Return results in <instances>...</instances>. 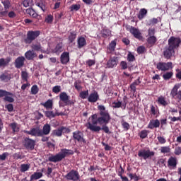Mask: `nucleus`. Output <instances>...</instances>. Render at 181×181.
Returning a JSON list of instances; mask_svg holds the SVG:
<instances>
[{
    "label": "nucleus",
    "instance_id": "10",
    "mask_svg": "<svg viewBox=\"0 0 181 181\" xmlns=\"http://www.w3.org/2000/svg\"><path fill=\"white\" fill-rule=\"evenodd\" d=\"M163 57L165 59H167V60H169L175 56V49L173 48H171V47H169V45L165 46L163 48Z\"/></svg>",
    "mask_w": 181,
    "mask_h": 181
},
{
    "label": "nucleus",
    "instance_id": "42",
    "mask_svg": "<svg viewBox=\"0 0 181 181\" xmlns=\"http://www.w3.org/2000/svg\"><path fill=\"white\" fill-rule=\"evenodd\" d=\"M148 134H149V131L148 130H142L141 132L139 134V136L141 139H145V138H148Z\"/></svg>",
    "mask_w": 181,
    "mask_h": 181
},
{
    "label": "nucleus",
    "instance_id": "39",
    "mask_svg": "<svg viewBox=\"0 0 181 181\" xmlns=\"http://www.w3.org/2000/svg\"><path fill=\"white\" fill-rule=\"evenodd\" d=\"M111 35V31L110 29L104 28L102 30V37H104V39H107V37H110Z\"/></svg>",
    "mask_w": 181,
    "mask_h": 181
},
{
    "label": "nucleus",
    "instance_id": "48",
    "mask_svg": "<svg viewBox=\"0 0 181 181\" xmlns=\"http://www.w3.org/2000/svg\"><path fill=\"white\" fill-rule=\"evenodd\" d=\"M127 60L129 63H132V62H135V56L134 54H132V53L129 52L127 54Z\"/></svg>",
    "mask_w": 181,
    "mask_h": 181
},
{
    "label": "nucleus",
    "instance_id": "21",
    "mask_svg": "<svg viewBox=\"0 0 181 181\" xmlns=\"http://www.w3.org/2000/svg\"><path fill=\"white\" fill-rule=\"evenodd\" d=\"M177 166V158L176 157L170 156L168 160V167L175 169Z\"/></svg>",
    "mask_w": 181,
    "mask_h": 181
},
{
    "label": "nucleus",
    "instance_id": "7",
    "mask_svg": "<svg viewBox=\"0 0 181 181\" xmlns=\"http://www.w3.org/2000/svg\"><path fill=\"white\" fill-rule=\"evenodd\" d=\"M180 44H181V39L179 37H176L171 36L168 40V46H169L174 50H176V49H179Z\"/></svg>",
    "mask_w": 181,
    "mask_h": 181
},
{
    "label": "nucleus",
    "instance_id": "25",
    "mask_svg": "<svg viewBox=\"0 0 181 181\" xmlns=\"http://www.w3.org/2000/svg\"><path fill=\"white\" fill-rule=\"evenodd\" d=\"M12 78L11 74L8 72H4L0 75L1 81H4V83H8Z\"/></svg>",
    "mask_w": 181,
    "mask_h": 181
},
{
    "label": "nucleus",
    "instance_id": "38",
    "mask_svg": "<svg viewBox=\"0 0 181 181\" xmlns=\"http://www.w3.org/2000/svg\"><path fill=\"white\" fill-rule=\"evenodd\" d=\"M157 103L160 105H163V107H166V105H168V102L166 101V99L163 96L158 97Z\"/></svg>",
    "mask_w": 181,
    "mask_h": 181
},
{
    "label": "nucleus",
    "instance_id": "49",
    "mask_svg": "<svg viewBox=\"0 0 181 181\" xmlns=\"http://www.w3.org/2000/svg\"><path fill=\"white\" fill-rule=\"evenodd\" d=\"M80 8H81V5L80 4H72L70 6L71 12H73V11H77L80 9Z\"/></svg>",
    "mask_w": 181,
    "mask_h": 181
},
{
    "label": "nucleus",
    "instance_id": "47",
    "mask_svg": "<svg viewBox=\"0 0 181 181\" xmlns=\"http://www.w3.org/2000/svg\"><path fill=\"white\" fill-rule=\"evenodd\" d=\"M39 93V88L37 87V85H33L31 87V93L34 95H36Z\"/></svg>",
    "mask_w": 181,
    "mask_h": 181
},
{
    "label": "nucleus",
    "instance_id": "9",
    "mask_svg": "<svg viewBox=\"0 0 181 181\" xmlns=\"http://www.w3.org/2000/svg\"><path fill=\"white\" fill-rule=\"evenodd\" d=\"M13 96V93L0 89V98H2V97H4V100L7 103H13V101H15V99L12 98Z\"/></svg>",
    "mask_w": 181,
    "mask_h": 181
},
{
    "label": "nucleus",
    "instance_id": "56",
    "mask_svg": "<svg viewBox=\"0 0 181 181\" xmlns=\"http://www.w3.org/2000/svg\"><path fill=\"white\" fill-rule=\"evenodd\" d=\"M28 72H26L25 71H21L22 80H24L25 81H28Z\"/></svg>",
    "mask_w": 181,
    "mask_h": 181
},
{
    "label": "nucleus",
    "instance_id": "55",
    "mask_svg": "<svg viewBox=\"0 0 181 181\" xmlns=\"http://www.w3.org/2000/svg\"><path fill=\"white\" fill-rule=\"evenodd\" d=\"M60 127L62 131V134H70V132H71V130L69 127H66L64 126H62Z\"/></svg>",
    "mask_w": 181,
    "mask_h": 181
},
{
    "label": "nucleus",
    "instance_id": "37",
    "mask_svg": "<svg viewBox=\"0 0 181 181\" xmlns=\"http://www.w3.org/2000/svg\"><path fill=\"white\" fill-rule=\"evenodd\" d=\"M11 62V57H7L6 59L4 58L0 59V67H5Z\"/></svg>",
    "mask_w": 181,
    "mask_h": 181
},
{
    "label": "nucleus",
    "instance_id": "60",
    "mask_svg": "<svg viewBox=\"0 0 181 181\" xmlns=\"http://www.w3.org/2000/svg\"><path fill=\"white\" fill-rule=\"evenodd\" d=\"M122 128H124V129H125L126 131H128V129H129V123L127 122H123L122 124Z\"/></svg>",
    "mask_w": 181,
    "mask_h": 181
},
{
    "label": "nucleus",
    "instance_id": "52",
    "mask_svg": "<svg viewBox=\"0 0 181 181\" xmlns=\"http://www.w3.org/2000/svg\"><path fill=\"white\" fill-rule=\"evenodd\" d=\"M145 52H146V48H145L144 46H139L137 48L138 54H144V53H145Z\"/></svg>",
    "mask_w": 181,
    "mask_h": 181
},
{
    "label": "nucleus",
    "instance_id": "59",
    "mask_svg": "<svg viewBox=\"0 0 181 181\" xmlns=\"http://www.w3.org/2000/svg\"><path fill=\"white\" fill-rule=\"evenodd\" d=\"M150 108L151 115H156V107H155L153 105H151Z\"/></svg>",
    "mask_w": 181,
    "mask_h": 181
},
{
    "label": "nucleus",
    "instance_id": "6",
    "mask_svg": "<svg viewBox=\"0 0 181 181\" xmlns=\"http://www.w3.org/2000/svg\"><path fill=\"white\" fill-rule=\"evenodd\" d=\"M73 138L75 142H78L81 144V146H84L87 145V140L84 138V134L80 130H77L73 132Z\"/></svg>",
    "mask_w": 181,
    "mask_h": 181
},
{
    "label": "nucleus",
    "instance_id": "43",
    "mask_svg": "<svg viewBox=\"0 0 181 181\" xmlns=\"http://www.w3.org/2000/svg\"><path fill=\"white\" fill-rule=\"evenodd\" d=\"M44 114L45 115V117H47V118H49V119H51V118H54L55 117V115L54 112H53V111H44Z\"/></svg>",
    "mask_w": 181,
    "mask_h": 181
},
{
    "label": "nucleus",
    "instance_id": "57",
    "mask_svg": "<svg viewBox=\"0 0 181 181\" xmlns=\"http://www.w3.org/2000/svg\"><path fill=\"white\" fill-rule=\"evenodd\" d=\"M120 67L122 70H127V69H128V63L125 61H122L120 62Z\"/></svg>",
    "mask_w": 181,
    "mask_h": 181
},
{
    "label": "nucleus",
    "instance_id": "22",
    "mask_svg": "<svg viewBox=\"0 0 181 181\" xmlns=\"http://www.w3.org/2000/svg\"><path fill=\"white\" fill-rule=\"evenodd\" d=\"M160 127V122L159 119H151L148 124V128L149 129H153V128H159Z\"/></svg>",
    "mask_w": 181,
    "mask_h": 181
},
{
    "label": "nucleus",
    "instance_id": "44",
    "mask_svg": "<svg viewBox=\"0 0 181 181\" xmlns=\"http://www.w3.org/2000/svg\"><path fill=\"white\" fill-rule=\"evenodd\" d=\"M79 97H81L82 100H86V98L88 97V90L80 92Z\"/></svg>",
    "mask_w": 181,
    "mask_h": 181
},
{
    "label": "nucleus",
    "instance_id": "2",
    "mask_svg": "<svg viewBox=\"0 0 181 181\" xmlns=\"http://www.w3.org/2000/svg\"><path fill=\"white\" fill-rule=\"evenodd\" d=\"M74 152L73 150L62 148L61 149V152L57 153L56 155H51L48 158V162H53L56 163L57 162H62L64 158H66V155H73Z\"/></svg>",
    "mask_w": 181,
    "mask_h": 181
},
{
    "label": "nucleus",
    "instance_id": "23",
    "mask_svg": "<svg viewBox=\"0 0 181 181\" xmlns=\"http://www.w3.org/2000/svg\"><path fill=\"white\" fill-rule=\"evenodd\" d=\"M139 84H141V77H139L130 85L131 93L135 94L136 93V86H139Z\"/></svg>",
    "mask_w": 181,
    "mask_h": 181
},
{
    "label": "nucleus",
    "instance_id": "3",
    "mask_svg": "<svg viewBox=\"0 0 181 181\" xmlns=\"http://www.w3.org/2000/svg\"><path fill=\"white\" fill-rule=\"evenodd\" d=\"M76 103V100H70V96L67 95L66 92H62L59 94V107H67V106H71L74 105Z\"/></svg>",
    "mask_w": 181,
    "mask_h": 181
},
{
    "label": "nucleus",
    "instance_id": "16",
    "mask_svg": "<svg viewBox=\"0 0 181 181\" xmlns=\"http://www.w3.org/2000/svg\"><path fill=\"white\" fill-rule=\"evenodd\" d=\"M26 59H25V57L21 56L18 57L16 59L14 62V66L16 69H22L25 66V61Z\"/></svg>",
    "mask_w": 181,
    "mask_h": 181
},
{
    "label": "nucleus",
    "instance_id": "63",
    "mask_svg": "<svg viewBox=\"0 0 181 181\" xmlns=\"http://www.w3.org/2000/svg\"><path fill=\"white\" fill-rule=\"evenodd\" d=\"M148 35L149 37L155 36V28H148Z\"/></svg>",
    "mask_w": 181,
    "mask_h": 181
},
{
    "label": "nucleus",
    "instance_id": "8",
    "mask_svg": "<svg viewBox=\"0 0 181 181\" xmlns=\"http://www.w3.org/2000/svg\"><path fill=\"white\" fill-rule=\"evenodd\" d=\"M179 88H180V85H175L173 89L171 90L170 95L175 100H178V101H181V90L177 91Z\"/></svg>",
    "mask_w": 181,
    "mask_h": 181
},
{
    "label": "nucleus",
    "instance_id": "28",
    "mask_svg": "<svg viewBox=\"0 0 181 181\" xmlns=\"http://www.w3.org/2000/svg\"><path fill=\"white\" fill-rule=\"evenodd\" d=\"M25 57L27 60H33L36 57V53L34 51L28 50L25 53Z\"/></svg>",
    "mask_w": 181,
    "mask_h": 181
},
{
    "label": "nucleus",
    "instance_id": "18",
    "mask_svg": "<svg viewBox=\"0 0 181 181\" xmlns=\"http://www.w3.org/2000/svg\"><path fill=\"white\" fill-rule=\"evenodd\" d=\"M99 99L100 95H98V92L97 91H93L88 97V101L89 103H97Z\"/></svg>",
    "mask_w": 181,
    "mask_h": 181
},
{
    "label": "nucleus",
    "instance_id": "51",
    "mask_svg": "<svg viewBox=\"0 0 181 181\" xmlns=\"http://www.w3.org/2000/svg\"><path fill=\"white\" fill-rule=\"evenodd\" d=\"M62 91V86H55L52 88V93H54V94H59Z\"/></svg>",
    "mask_w": 181,
    "mask_h": 181
},
{
    "label": "nucleus",
    "instance_id": "53",
    "mask_svg": "<svg viewBox=\"0 0 181 181\" xmlns=\"http://www.w3.org/2000/svg\"><path fill=\"white\" fill-rule=\"evenodd\" d=\"M21 168V172H27V170H29L30 165L28 164H22Z\"/></svg>",
    "mask_w": 181,
    "mask_h": 181
},
{
    "label": "nucleus",
    "instance_id": "1",
    "mask_svg": "<svg viewBox=\"0 0 181 181\" xmlns=\"http://www.w3.org/2000/svg\"><path fill=\"white\" fill-rule=\"evenodd\" d=\"M98 110L99 111L98 114L95 113L89 117L90 122L86 124L88 129H90L92 132H96V134H98L100 131L105 132V134H111L110 128L107 126L111 121L110 112L103 105H99Z\"/></svg>",
    "mask_w": 181,
    "mask_h": 181
},
{
    "label": "nucleus",
    "instance_id": "36",
    "mask_svg": "<svg viewBox=\"0 0 181 181\" xmlns=\"http://www.w3.org/2000/svg\"><path fill=\"white\" fill-rule=\"evenodd\" d=\"M42 176L43 174L42 173L35 172L30 176V181L37 180V179H40Z\"/></svg>",
    "mask_w": 181,
    "mask_h": 181
},
{
    "label": "nucleus",
    "instance_id": "4",
    "mask_svg": "<svg viewBox=\"0 0 181 181\" xmlns=\"http://www.w3.org/2000/svg\"><path fill=\"white\" fill-rule=\"evenodd\" d=\"M40 36V31L39 30H29L27 32L26 37L23 39L25 45H30L34 40Z\"/></svg>",
    "mask_w": 181,
    "mask_h": 181
},
{
    "label": "nucleus",
    "instance_id": "54",
    "mask_svg": "<svg viewBox=\"0 0 181 181\" xmlns=\"http://www.w3.org/2000/svg\"><path fill=\"white\" fill-rule=\"evenodd\" d=\"M158 22H159V20H158V18H153L148 21V26H151V25H156Z\"/></svg>",
    "mask_w": 181,
    "mask_h": 181
},
{
    "label": "nucleus",
    "instance_id": "11",
    "mask_svg": "<svg viewBox=\"0 0 181 181\" xmlns=\"http://www.w3.org/2000/svg\"><path fill=\"white\" fill-rule=\"evenodd\" d=\"M65 178L66 180L77 181L80 179V174H78V171L71 170L65 175Z\"/></svg>",
    "mask_w": 181,
    "mask_h": 181
},
{
    "label": "nucleus",
    "instance_id": "50",
    "mask_svg": "<svg viewBox=\"0 0 181 181\" xmlns=\"http://www.w3.org/2000/svg\"><path fill=\"white\" fill-rule=\"evenodd\" d=\"M10 127L11 129H13V132H19V127H18V124L16 123H11Z\"/></svg>",
    "mask_w": 181,
    "mask_h": 181
},
{
    "label": "nucleus",
    "instance_id": "32",
    "mask_svg": "<svg viewBox=\"0 0 181 181\" xmlns=\"http://www.w3.org/2000/svg\"><path fill=\"white\" fill-rule=\"evenodd\" d=\"M51 135L52 136H57L58 138L62 136L63 132L62 131V127H59L57 129L53 130Z\"/></svg>",
    "mask_w": 181,
    "mask_h": 181
},
{
    "label": "nucleus",
    "instance_id": "13",
    "mask_svg": "<svg viewBox=\"0 0 181 181\" xmlns=\"http://www.w3.org/2000/svg\"><path fill=\"white\" fill-rule=\"evenodd\" d=\"M156 69L161 71H168V70L172 69V62H158Z\"/></svg>",
    "mask_w": 181,
    "mask_h": 181
},
{
    "label": "nucleus",
    "instance_id": "31",
    "mask_svg": "<svg viewBox=\"0 0 181 181\" xmlns=\"http://www.w3.org/2000/svg\"><path fill=\"white\" fill-rule=\"evenodd\" d=\"M156 42H158V38L156 36H151L147 38V43L150 47L155 46Z\"/></svg>",
    "mask_w": 181,
    "mask_h": 181
},
{
    "label": "nucleus",
    "instance_id": "26",
    "mask_svg": "<svg viewBox=\"0 0 181 181\" xmlns=\"http://www.w3.org/2000/svg\"><path fill=\"white\" fill-rule=\"evenodd\" d=\"M115 47H117V40L111 41V42L109 44L107 53L111 54V53L115 52Z\"/></svg>",
    "mask_w": 181,
    "mask_h": 181
},
{
    "label": "nucleus",
    "instance_id": "46",
    "mask_svg": "<svg viewBox=\"0 0 181 181\" xmlns=\"http://www.w3.org/2000/svg\"><path fill=\"white\" fill-rule=\"evenodd\" d=\"M173 76V72H166L163 75V78L165 80H170Z\"/></svg>",
    "mask_w": 181,
    "mask_h": 181
},
{
    "label": "nucleus",
    "instance_id": "40",
    "mask_svg": "<svg viewBox=\"0 0 181 181\" xmlns=\"http://www.w3.org/2000/svg\"><path fill=\"white\" fill-rule=\"evenodd\" d=\"M54 50L55 53H62L63 52V43H58Z\"/></svg>",
    "mask_w": 181,
    "mask_h": 181
},
{
    "label": "nucleus",
    "instance_id": "17",
    "mask_svg": "<svg viewBox=\"0 0 181 181\" xmlns=\"http://www.w3.org/2000/svg\"><path fill=\"white\" fill-rule=\"evenodd\" d=\"M129 32L136 39H138L139 40H142V34L141 33V31H139V30H138L136 28L131 26Z\"/></svg>",
    "mask_w": 181,
    "mask_h": 181
},
{
    "label": "nucleus",
    "instance_id": "41",
    "mask_svg": "<svg viewBox=\"0 0 181 181\" xmlns=\"http://www.w3.org/2000/svg\"><path fill=\"white\" fill-rule=\"evenodd\" d=\"M31 48L35 52H40L42 50V45H40V43L33 44Z\"/></svg>",
    "mask_w": 181,
    "mask_h": 181
},
{
    "label": "nucleus",
    "instance_id": "62",
    "mask_svg": "<svg viewBox=\"0 0 181 181\" xmlns=\"http://www.w3.org/2000/svg\"><path fill=\"white\" fill-rule=\"evenodd\" d=\"M175 155L179 156L181 155V146H177L175 148L174 151Z\"/></svg>",
    "mask_w": 181,
    "mask_h": 181
},
{
    "label": "nucleus",
    "instance_id": "12",
    "mask_svg": "<svg viewBox=\"0 0 181 181\" xmlns=\"http://www.w3.org/2000/svg\"><path fill=\"white\" fill-rule=\"evenodd\" d=\"M4 5V11H0V17L4 18L8 16V9L11 8V1L9 0H1Z\"/></svg>",
    "mask_w": 181,
    "mask_h": 181
},
{
    "label": "nucleus",
    "instance_id": "14",
    "mask_svg": "<svg viewBox=\"0 0 181 181\" xmlns=\"http://www.w3.org/2000/svg\"><path fill=\"white\" fill-rule=\"evenodd\" d=\"M23 146L25 149L33 151L35 149V140L25 137L23 141Z\"/></svg>",
    "mask_w": 181,
    "mask_h": 181
},
{
    "label": "nucleus",
    "instance_id": "19",
    "mask_svg": "<svg viewBox=\"0 0 181 181\" xmlns=\"http://www.w3.org/2000/svg\"><path fill=\"white\" fill-rule=\"evenodd\" d=\"M25 134L31 135L32 136H42V130L36 128H33L30 131H25Z\"/></svg>",
    "mask_w": 181,
    "mask_h": 181
},
{
    "label": "nucleus",
    "instance_id": "5",
    "mask_svg": "<svg viewBox=\"0 0 181 181\" xmlns=\"http://www.w3.org/2000/svg\"><path fill=\"white\" fill-rule=\"evenodd\" d=\"M139 158L146 160V159H152L153 156H155V152L151 151L149 148H142L138 152Z\"/></svg>",
    "mask_w": 181,
    "mask_h": 181
},
{
    "label": "nucleus",
    "instance_id": "58",
    "mask_svg": "<svg viewBox=\"0 0 181 181\" xmlns=\"http://www.w3.org/2000/svg\"><path fill=\"white\" fill-rule=\"evenodd\" d=\"M157 139L159 144H160L161 145H163V144H166V139L164 138L163 136H158Z\"/></svg>",
    "mask_w": 181,
    "mask_h": 181
},
{
    "label": "nucleus",
    "instance_id": "27",
    "mask_svg": "<svg viewBox=\"0 0 181 181\" xmlns=\"http://www.w3.org/2000/svg\"><path fill=\"white\" fill-rule=\"evenodd\" d=\"M78 49H83L84 46L87 45V40L84 37H79L78 38Z\"/></svg>",
    "mask_w": 181,
    "mask_h": 181
},
{
    "label": "nucleus",
    "instance_id": "30",
    "mask_svg": "<svg viewBox=\"0 0 181 181\" xmlns=\"http://www.w3.org/2000/svg\"><path fill=\"white\" fill-rule=\"evenodd\" d=\"M122 107H123V110H125V108H127V103L124 102V103L123 104H122V102L121 101L112 103L113 108H122Z\"/></svg>",
    "mask_w": 181,
    "mask_h": 181
},
{
    "label": "nucleus",
    "instance_id": "29",
    "mask_svg": "<svg viewBox=\"0 0 181 181\" xmlns=\"http://www.w3.org/2000/svg\"><path fill=\"white\" fill-rule=\"evenodd\" d=\"M46 110H53V100L49 99L45 103H41Z\"/></svg>",
    "mask_w": 181,
    "mask_h": 181
},
{
    "label": "nucleus",
    "instance_id": "61",
    "mask_svg": "<svg viewBox=\"0 0 181 181\" xmlns=\"http://www.w3.org/2000/svg\"><path fill=\"white\" fill-rule=\"evenodd\" d=\"M6 108L7 110V111H8V112H12V111H13V105L12 104H8L6 105Z\"/></svg>",
    "mask_w": 181,
    "mask_h": 181
},
{
    "label": "nucleus",
    "instance_id": "34",
    "mask_svg": "<svg viewBox=\"0 0 181 181\" xmlns=\"http://www.w3.org/2000/svg\"><path fill=\"white\" fill-rule=\"evenodd\" d=\"M147 13H148V10H146V8L140 9L139 13L137 15L138 19H139V21H142V19H144V18L146 16Z\"/></svg>",
    "mask_w": 181,
    "mask_h": 181
},
{
    "label": "nucleus",
    "instance_id": "15",
    "mask_svg": "<svg viewBox=\"0 0 181 181\" xmlns=\"http://www.w3.org/2000/svg\"><path fill=\"white\" fill-rule=\"evenodd\" d=\"M119 58L117 57H110L107 61L106 66L107 69H114L118 66Z\"/></svg>",
    "mask_w": 181,
    "mask_h": 181
},
{
    "label": "nucleus",
    "instance_id": "20",
    "mask_svg": "<svg viewBox=\"0 0 181 181\" xmlns=\"http://www.w3.org/2000/svg\"><path fill=\"white\" fill-rule=\"evenodd\" d=\"M60 62L62 64H67L70 62V53L64 52L60 57Z\"/></svg>",
    "mask_w": 181,
    "mask_h": 181
},
{
    "label": "nucleus",
    "instance_id": "64",
    "mask_svg": "<svg viewBox=\"0 0 181 181\" xmlns=\"http://www.w3.org/2000/svg\"><path fill=\"white\" fill-rule=\"evenodd\" d=\"M175 71L177 72V74H175L176 78L181 80V69H177Z\"/></svg>",
    "mask_w": 181,
    "mask_h": 181
},
{
    "label": "nucleus",
    "instance_id": "24",
    "mask_svg": "<svg viewBox=\"0 0 181 181\" xmlns=\"http://www.w3.org/2000/svg\"><path fill=\"white\" fill-rule=\"evenodd\" d=\"M52 131V126L49 124H45L42 127V130H41V134L42 136L44 135H49L50 134V132Z\"/></svg>",
    "mask_w": 181,
    "mask_h": 181
},
{
    "label": "nucleus",
    "instance_id": "33",
    "mask_svg": "<svg viewBox=\"0 0 181 181\" xmlns=\"http://www.w3.org/2000/svg\"><path fill=\"white\" fill-rule=\"evenodd\" d=\"M76 37H77V32L71 31L68 36V41L69 42V43H73V42H74V40H76Z\"/></svg>",
    "mask_w": 181,
    "mask_h": 181
},
{
    "label": "nucleus",
    "instance_id": "45",
    "mask_svg": "<svg viewBox=\"0 0 181 181\" xmlns=\"http://www.w3.org/2000/svg\"><path fill=\"white\" fill-rule=\"evenodd\" d=\"M160 153H169L170 152V146H162L160 147Z\"/></svg>",
    "mask_w": 181,
    "mask_h": 181
},
{
    "label": "nucleus",
    "instance_id": "35",
    "mask_svg": "<svg viewBox=\"0 0 181 181\" xmlns=\"http://www.w3.org/2000/svg\"><path fill=\"white\" fill-rule=\"evenodd\" d=\"M25 12L27 15H29L30 16H32V18H37L39 16V14L37 13L36 11L33 10L32 8H28L25 10Z\"/></svg>",
    "mask_w": 181,
    "mask_h": 181
}]
</instances>
